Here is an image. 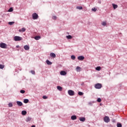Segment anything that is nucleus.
<instances>
[{"label": "nucleus", "instance_id": "nucleus-36", "mask_svg": "<svg viewBox=\"0 0 127 127\" xmlns=\"http://www.w3.org/2000/svg\"><path fill=\"white\" fill-rule=\"evenodd\" d=\"M92 10L93 11H97V8H92Z\"/></svg>", "mask_w": 127, "mask_h": 127}, {"label": "nucleus", "instance_id": "nucleus-24", "mask_svg": "<svg viewBox=\"0 0 127 127\" xmlns=\"http://www.w3.org/2000/svg\"><path fill=\"white\" fill-rule=\"evenodd\" d=\"M8 11L9 12H11L12 11H13V9L12 8V7H10V8L8 9Z\"/></svg>", "mask_w": 127, "mask_h": 127}, {"label": "nucleus", "instance_id": "nucleus-17", "mask_svg": "<svg viewBox=\"0 0 127 127\" xmlns=\"http://www.w3.org/2000/svg\"><path fill=\"white\" fill-rule=\"evenodd\" d=\"M46 63L48 65H52V63H51L50 61H49V60H47Z\"/></svg>", "mask_w": 127, "mask_h": 127}, {"label": "nucleus", "instance_id": "nucleus-25", "mask_svg": "<svg viewBox=\"0 0 127 127\" xmlns=\"http://www.w3.org/2000/svg\"><path fill=\"white\" fill-rule=\"evenodd\" d=\"M78 94L79 96H83L84 95V93L80 91L78 92Z\"/></svg>", "mask_w": 127, "mask_h": 127}, {"label": "nucleus", "instance_id": "nucleus-31", "mask_svg": "<svg viewBox=\"0 0 127 127\" xmlns=\"http://www.w3.org/2000/svg\"><path fill=\"white\" fill-rule=\"evenodd\" d=\"M102 25H103L104 26H105V25H107V22H103L102 23Z\"/></svg>", "mask_w": 127, "mask_h": 127}, {"label": "nucleus", "instance_id": "nucleus-41", "mask_svg": "<svg viewBox=\"0 0 127 127\" xmlns=\"http://www.w3.org/2000/svg\"><path fill=\"white\" fill-rule=\"evenodd\" d=\"M31 127H35V125H33Z\"/></svg>", "mask_w": 127, "mask_h": 127}, {"label": "nucleus", "instance_id": "nucleus-9", "mask_svg": "<svg viewBox=\"0 0 127 127\" xmlns=\"http://www.w3.org/2000/svg\"><path fill=\"white\" fill-rule=\"evenodd\" d=\"M60 74L62 76H65V75H66L67 74V72H66V71H61L60 72Z\"/></svg>", "mask_w": 127, "mask_h": 127}, {"label": "nucleus", "instance_id": "nucleus-19", "mask_svg": "<svg viewBox=\"0 0 127 127\" xmlns=\"http://www.w3.org/2000/svg\"><path fill=\"white\" fill-rule=\"evenodd\" d=\"M112 5H113L114 9H116V8H118V5L115 4H112Z\"/></svg>", "mask_w": 127, "mask_h": 127}, {"label": "nucleus", "instance_id": "nucleus-32", "mask_svg": "<svg viewBox=\"0 0 127 127\" xmlns=\"http://www.w3.org/2000/svg\"><path fill=\"white\" fill-rule=\"evenodd\" d=\"M8 107H9L10 108H11V107H12V103H9V104H8Z\"/></svg>", "mask_w": 127, "mask_h": 127}, {"label": "nucleus", "instance_id": "nucleus-3", "mask_svg": "<svg viewBox=\"0 0 127 127\" xmlns=\"http://www.w3.org/2000/svg\"><path fill=\"white\" fill-rule=\"evenodd\" d=\"M101 88H102V84L97 83L95 85V89H101Z\"/></svg>", "mask_w": 127, "mask_h": 127}, {"label": "nucleus", "instance_id": "nucleus-40", "mask_svg": "<svg viewBox=\"0 0 127 127\" xmlns=\"http://www.w3.org/2000/svg\"><path fill=\"white\" fill-rule=\"evenodd\" d=\"M16 48H19V46H16Z\"/></svg>", "mask_w": 127, "mask_h": 127}, {"label": "nucleus", "instance_id": "nucleus-39", "mask_svg": "<svg viewBox=\"0 0 127 127\" xmlns=\"http://www.w3.org/2000/svg\"><path fill=\"white\" fill-rule=\"evenodd\" d=\"M48 97L45 95L43 96V99H47Z\"/></svg>", "mask_w": 127, "mask_h": 127}, {"label": "nucleus", "instance_id": "nucleus-26", "mask_svg": "<svg viewBox=\"0 0 127 127\" xmlns=\"http://www.w3.org/2000/svg\"><path fill=\"white\" fill-rule=\"evenodd\" d=\"M71 58L72 60H75V59H76V57H75L74 55H72L71 56Z\"/></svg>", "mask_w": 127, "mask_h": 127}, {"label": "nucleus", "instance_id": "nucleus-16", "mask_svg": "<svg viewBox=\"0 0 127 127\" xmlns=\"http://www.w3.org/2000/svg\"><path fill=\"white\" fill-rule=\"evenodd\" d=\"M35 40H39V39H40V38H41V37H40V36H36V37H35Z\"/></svg>", "mask_w": 127, "mask_h": 127}, {"label": "nucleus", "instance_id": "nucleus-38", "mask_svg": "<svg viewBox=\"0 0 127 127\" xmlns=\"http://www.w3.org/2000/svg\"><path fill=\"white\" fill-rule=\"evenodd\" d=\"M57 19V17H56V16H53V19Z\"/></svg>", "mask_w": 127, "mask_h": 127}, {"label": "nucleus", "instance_id": "nucleus-7", "mask_svg": "<svg viewBox=\"0 0 127 127\" xmlns=\"http://www.w3.org/2000/svg\"><path fill=\"white\" fill-rule=\"evenodd\" d=\"M77 59L78 60H79L80 61H82L84 60V59H85V57L83 56H80L77 58Z\"/></svg>", "mask_w": 127, "mask_h": 127}, {"label": "nucleus", "instance_id": "nucleus-2", "mask_svg": "<svg viewBox=\"0 0 127 127\" xmlns=\"http://www.w3.org/2000/svg\"><path fill=\"white\" fill-rule=\"evenodd\" d=\"M0 47L1 48H3V49H6V48L7 47V45H6L5 43H1L0 44Z\"/></svg>", "mask_w": 127, "mask_h": 127}, {"label": "nucleus", "instance_id": "nucleus-6", "mask_svg": "<svg viewBox=\"0 0 127 127\" xmlns=\"http://www.w3.org/2000/svg\"><path fill=\"white\" fill-rule=\"evenodd\" d=\"M104 121L105 123H109L110 122V118H109V117L106 116L104 118Z\"/></svg>", "mask_w": 127, "mask_h": 127}, {"label": "nucleus", "instance_id": "nucleus-14", "mask_svg": "<svg viewBox=\"0 0 127 127\" xmlns=\"http://www.w3.org/2000/svg\"><path fill=\"white\" fill-rule=\"evenodd\" d=\"M79 121H80V122H85V121H86V118H85V117L80 118Z\"/></svg>", "mask_w": 127, "mask_h": 127}, {"label": "nucleus", "instance_id": "nucleus-30", "mask_svg": "<svg viewBox=\"0 0 127 127\" xmlns=\"http://www.w3.org/2000/svg\"><path fill=\"white\" fill-rule=\"evenodd\" d=\"M97 102H98V103H101V102H102V99H101V98H99L97 99Z\"/></svg>", "mask_w": 127, "mask_h": 127}, {"label": "nucleus", "instance_id": "nucleus-13", "mask_svg": "<svg viewBox=\"0 0 127 127\" xmlns=\"http://www.w3.org/2000/svg\"><path fill=\"white\" fill-rule=\"evenodd\" d=\"M16 104L18 106H19L20 107H21V106H22V102L20 101H17Z\"/></svg>", "mask_w": 127, "mask_h": 127}, {"label": "nucleus", "instance_id": "nucleus-20", "mask_svg": "<svg viewBox=\"0 0 127 127\" xmlns=\"http://www.w3.org/2000/svg\"><path fill=\"white\" fill-rule=\"evenodd\" d=\"M57 89L58 90H59V91H62V87L60 86H57Z\"/></svg>", "mask_w": 127, "mask_h": 127}, {"label": "nucleus", "instance_id": "nucleus-8", "mask_svg": "<svg viewBox=\"0 0 127 127\" xmlns=\"http://www.w3.org/2000/svg\"><path fill=\"white\" fill-rule=\"evenodd\" d=\"M26 30V29L24 27L22 28L21 29L18 30L19 32H24Z\"/></svg>", "mask_w": 127, "mask_h": 127}, {"label": "nucleus", "instance_id": "nucleus-35", "mask_svg": "<svg viewBox=\"0 0 127 127\" xmlns=\"http://www.w3.org/2000/svg\"><path fill=\"white\" fill-rule=\"evenodd\" d=\"M20 92L21 94H24V93H25V90H20Z\"/></svg>", "mask_w": 127, "mask_h": 127}, {"label": "nucleus", "instance_id": "nucleus-10", "mask_svg": "<svg viewBox=\"0 0 127 127\" xmlns=\"http://www.w3.org/2000/svg\"><path fill=\"white\" fill-rule=\"evenodd\" d=\"M50 56H51V57H52V58H55V57H56V55L54 54V53H51L50 54Z\"/></svg>", "mask_w": 127, "mask_h": 127}, {"label": "nucleus", "instance_id": "nucleus-5", "mask_svg": "<svg viewBox=\"0 0 127 127\" xmlns=\"http://www.w3.org/2000/svg\"><path fill=\"white\" fill-rule=\"evenodd\" d=\"M68 94L69 96H74V95H75V92L73 90H69L68 91Z\"/></svg>", "mask_w": 127, "mask_h": 127}, {"label": "nucleus", "instance_id": "nucleus-28", "mask_svg": "<svg viewBox=\"0 0 127 127\" xmlns=\"http://www.w3.org/2000/svg\"><path fill=\"white\" fill-rule=\"evenodd\" d=\"M4 68V65L0 64V69H3Z\"/></svg>", "mask_w": 127, "mask_h": 127}, {"label": "nucleus", "instance_id": "nucleus-4", "mask_svg": "<svg viewBox=\"0 0 127 127\" xmlns=\"http://www.w3.org/2000/svg\"><path fill=\"white\" fill-rule=\"evenodd\" d=\"M32 17L34 20L37 19L38 18V14L36 13H34L32 14Z\"/></svg>", "mask_w": 127, "mask_h": 127}, {"label": "nucleus", "instance_id": "nucleus-29", "mask_svg": "<svg viewBox=\"0 0 127 127\" xmlns=\"http://www.w3.org/2000/svg\"><path fill=\"white\" fill-rule=\"evenodd\" d=\"M8 23L9 25H12V24H14V22H9Z\"/></svg>", "mask_w": 127, "mask_h": 127}, {"label": "nucleus", "instance_id": "nucleus-27", "mask_svg": "<svg viewBox=\"0 0 127 127\" xmlns=\"http://www.w3.org/2000/svg\"><path fill=\"white\" fill-rule=\"evenodd\" d=\"M96 70H97V71H100V70H101V66H97L96 67Z\"/></svg>", "mask_w": 127, "mask_h": 127}, {"label": "nucleus", "instance_id": "nucleus-33", "mask_svg": "<svg viewBox=\"0 0 127 127\" xmlns=\"http://www.w3.org/2000/svg\"><path fill=\"white\" fill-rule=\"evenodd\" d=\"M76 8H77V9H83V7H82V6H77L76 7Z\"/></svg>", "mask_w": 127, "mask_h": 127}, {"label": "nucleus", "instance_id": "nucleus-12", "mask_svg": "<svg viewBox=\"0 0 127 127\" xmlns=\"http://www.w3.org/2000/svg\"><path fill=\"white\" fill-rule=\"evenodd\" d=\"M29 48L30 47L28 45H25L24 46V49H25V50L28 51L29 50Z\"/></svg>", "mask_w": 127, "mask_h": 127}, {"label": "nucleus", "instance_id": "nucleus-22", "mask_svg": "<svg viewBox=\"0 0 127 127\" xmlns=\"http://www.w3.org/2000/svg\"><path fill=\"white\" fill-rule=\"evenodd\" d=\"M28 102H29V100H28V99H26L24 100V103L25 104H27V103H28Z\"/></svg>", "mask_w": 127, "mask_h": 127}, {"label": "nucleus", "instance_id": "nucleus-15", "mask_svg": "<svg viewBox=\"0 0 127 127\" xmlns=\"http://www.w3.org/2000/svg\"><path fill=\"white\" fill-rule=\"evenodd\" d=\"M81 68L79 66H77L76 68V71H77V72H80V71H81Z\"/></svg>", "mask_w": 127, "mask_h": 127}, {"label": "nucleus", "instance_id": "nucleus-1", "mask_svg": "<svg viewBox=\"0 0 127 127\" xmlns=\"http://www.w3.org/2000/svg\"><path fill=\"white\" fill-rule=\"evenodd\" d=\"M14 40L15 41H21V40H22V38L19 36H16L14 37Z\"/></svg>", "mask_w": 127, "mask_h": 127}, {"label": "nucleus", "instance_id": "nucleus-37", "mask_svg": "<svg viewBox=\"0 0 127 127\" xmlns=\"http://www.w3.org/2000/svg\"><path fill=\"white\" fill-rule=\"evenodd\" d=\"M31 73H32L33 75H34L35 74V71L34 70H31Z\"/></svg>", "mask_w": 127, "mask_h": 127}, {"label": "nucleus", "instance_id": "nucleus-23", "mask_svg": "<svg viewBox=\"0 0 127 127\" xmlns=\"http://www.w3.org/2000/svg\"><path fill=\"white\" fill-rule=\"evenodd\" d=\"M66 37L67 39H72V36L71 35L66 36Z\"/></svg>", "mask_w": 127, "mask_h": 127}, {"label": "nucleus", "instance_id": "nucleus-34", "mask_svg": "<svg viewBox=\"0 0 127 127\" xmlns=\"http://www.w3.org/2000/svg\"><path fill=\"white\" fill-rule=\"evenodd\" d=\"M122 124H120V123H118L117 124V127H122Z\"/></svg>", "mask_w": 127, "mask_h": 127}, {"label": "nucleus", "instance_id": "nucleus-42", "mask_svg": "<svg viewBox=\"0 0 127 127\" xmlns=\"http://www.w3.org/2000/svg\"><path fill=\"white\" fill-rule=\"evenodd\" d=\"M89 105H92V103H89Z\"/></svg>", "mask_w": 127, "mask_h": 127}, {"label": "nucleus", "instance_id": "nucleus-21", "mask_svg": "<svg viewBox=\"0 0 127 127\" xmlns=\"http://www.w3.org/2000/svg\"><path fill=\"white\" fill-rule=\"evenodd\" d=\"M21 114L23 116H25V115L27 114V112L25 111H22Z\"/></svg>", "mask_w": 127, "mask_h": 127}, {"label": "nucleus", "instance_id": "nucleus-18", "mask_svg": "<svg viewBox=\"0 0 127 127\" xmlns=\"http://www.w3.org/2000/svg\"><path fill=\"white\" fill-rule=\"evenodd\" d=\"M31 121V118L30 117H27L26 119V122H30Z\"/></svg>", "mask_w": 127, "mask_h": 127}, {"label": "nucleus", "instance_id": "nucleus-11", "mask_svg": "<svg viewBox=\"0 0 127 127\" xmlns=\"http://www.w3.org/2000/svg\"><path fill=\"white\" fill-rule=\"evenodd\" d=\"M71 119L72 121H74V120H77V116H76L75 115H72V116L71 117Z\"/></svg>", "mask_w": 127, "mask_h": 127}]
</instances>
